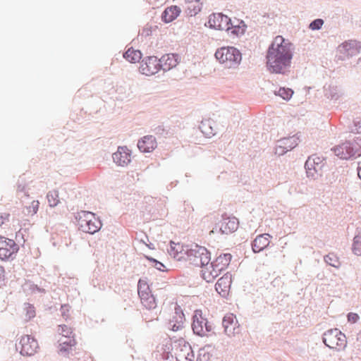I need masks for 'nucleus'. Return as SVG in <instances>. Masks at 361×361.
Here are the masks:
<instances>
[{"mask_svg":"<svg viewBox=\"0 0 361 361\" xmlns=\"http://www.w3.org/2000/svg\"><path fill=\"white\" fill-rule=\"evenodd\" d=\"M294 45L281 35H277L269 46L266 66L271 73L288 75L293 56Z\"/></svg>","mask_w":361,"mask_h":361,"instance_id":"obj_1","label":"nucleus"},{"mask_svg":"<svg viewBox=\"0 0 361 361\" xmlns=\"http://www.w3.org/2000/svg\"><path fill=\"white\" fill-rule=\"evenodd\" d=\"M341 159H355L361 156V137L346 141L332 149Z\"/></svg>","mask_w":361,"mask_h":361,"instance_id":"obj_2","label":"nucleus"},{"mask_svg":"<svg viewBox=\"0 0 361 361\" xmlns=\"http://www.w3.org/2000/svg\"><path fill=\"white\" fill-rule=\"evenodd\" d=\"M192 329L193 333L200 337L215 336L213 323L203 316L200 310H196L192 317Z\"/></svg>","mask_w":361,"mask_h":361,"instance_id":"obj_3","label":"nucleus"},{"mask_svg":"<svg viewBox=\"0 0 361 361\" xmlns=\"http://www.w3.org/2000/svg\"><path fill=\"white\" fill-rule=\"evenodd\" d=\"M216 59L226 68L237 67L242 60L240 51L233 47H223L215 52Z\"/></svg>","mask_w":361,"mask_h":361,"instance_id":"obj_4","label":"nucleus"},{"mask_svg":"<svg viewBox=\"0 0 361 361\" xmlns=\"http://www.w3.org/2000/svg\"><path fill=\"white\" fill-rule=\"evenodd\" d=\"M187 260L195 267L208 266L211 260V254L204 247L197 244L192 245L190 248L185 247Z\"/></svg>","mask_w":361,"mask_h":361,"instance_id":"obj_5","label":"nucleus"},{"mask_svg":"<svg viewBox=\"0 0 361 361\" xmlns=\"http://www.w3.org/2000/svg\"><path fill=\"white\" fill-rule=\"evenodd\" d=\"M324 166V159L322 157L312 154L305 161V169L307 176L313 180L317 179L322 175V169Z\"/></svg>","mask_w":361,"mask_h":361,"instance_id":"obj_6","label":"nucleus"},{"mask_svg":"<svg viewBox=\"0 0 361 361\" xmlns=\"http://www.w3.org/2000/svg\"><path fill=\"white\" fill-rule=\"evenodd\" d=\"M18 251V245L13 240L0 237V259H8L12 258Z\"/></svg>","mask_w":361,"mask_h":361,"instance_id":"obj_7","label":"nucleus"},{"mask_svg":"<svg viewBox=\"0 0 361 361\" xmlns=\"http://www.w3.org/2000/svg\"><path fill=\"white\" fill-rule=\"evenodd\" d=\"M161 68L159 59L157 56H147L143 59L139 68L140 72L145 75H152L157 73Z\"/></svg>","mask_w":361,"mask_h":361,"instance_id":"obj_8","label":"nucleus"},{"mask_svg":"<svg viewBox=\"0 0 361 361\" xmlns=\"http://www.w3.org/2000/svg\"><path fill=\"white\" fill-rule=\"evenodd\" d=\"M208 23L211 28L229 32L231 20L222 13H213L209 16Z\"/></svg>","mask_w":361,"mask_h":361,"instance_id":"obj_9","label":"nucleus"},{"mask_svg":"<svg viewBox=\"0 0 361 361\" xmlns=\"http://www.w3.org/2000/svg\"><path fill=\"white\" fill-rule=\"evenodd\" d=\"M20 353L23 355L31 356L37 353L38 343L34 337L25 335L22 336L20 343Z\"/></svg>","mask_w":361,"mask_h":361,"instance_id":"obj_10","label":"nucleus"},{"mask_svg":"<svg viewBox=\"0 0 361 361\" xmlns=\"http://www.w3.org/2000/svg\"><path fill=\"white\" fill-rule=\"evenodd\" d=\"M222 326L224 333L228 336H232L239 331V324L235 316L232 314H226L222 319Z\"/></svg>","mask_w":361,"mask_h":361,"instance_id":"obj_11","label":"nucleus"},{"mask_svg":"<svg viewBox=\"0 0 361 361\" xmlns=\"http://www.w3.org/2000/svg\"><path fill=\"white\" fill-rule=\"evenodd\" d=\"M114 162L120 166H126L131 161V151L126 146H120L112 154Z\"/></svg>","mask_w":361,"mask_h":361,"instance_id":"obj_12","label":"nucleus"},{"mask_svg":"<svg viewBox=\"0 0 361 361\" xmlns=\"http://www.w3.org/2000/svg\"><path fill=\"white\" fill-rule=\"evenodd\" d=\"M338 51L348 58L356 56L361 51V42L356 40L345 42L338 47Z\"/></svg>","mask_w":361,"mask_h":361,"instance_id":"obj_13","label":"nucleus"},{"mask_svg":"<svg viewBox=\"0 0 361 361\" xmlns=\"http://www.w3.org/2000/svg\"><path fill=\"white\" fill-rule=\"evenodd\" d=\"M231 283V274L227 272L219 279L215 284V289L221 296H225L228 293Z\"/></svg>","mask_w":361,"mask_h":361,"instance_id":"obj_14","label":"nucleus"},{"mask_svg":"<svg viewBox=\"0 0 361 361\" xmlns=\"http://www.w3.org/2000/svg\"><path fill=\"white\" fill-rule=\"evenodd\" d=\"M271 236L268 233L257 235L252 242V250L255 253H259L264 250L270 243L269 238Z\"/></svg>","mask_w":361,"mask_h":361,"instance_id":"obj_15","label":"nucleus"},{"mask_svg":"<svg viewBox=\"0 0 361 361\" xmlns=\"http://www.w3.org/2000/svg\"><path fill=\"white\" fill-rule=\"evenodd\" d=\"M338 334H340V330L338 329H331L325 331L322 336L323 343L331 349H337L338 341H336V337Z\"/></svg>","mask_w":361,"mask_h":361,"instance_id":"obj_16","label":"nucleus"},{"mask_svg":"<svg viewBox=\"0 0 361 361\" xmlns=\"http://www.w3.org/2000/svg\"><path fill=\"white\" fill-rule=\"evenodd\" d=\"M180 56L176 54H168L163 55L159 59L161 68L164 71H167L173 67H176L178 63Z\"/></svg>","mask_w":361,"mask_h":361,"instance_id":"obj_17","label":"nucleus"},{"mask_svg":"<svg viewBox=\"0 0 361 361\" xmlns=\"http://www.w3.org/2000/svg\"><path fill=\"white\" fill-rule=\"evenodd\" d=\"M238 227V221L235 217L223 218L221 221L220 233L230 234L237 230Z\"/></svg>","mask_w":361,"mask_h":361,"instance_id":"obj_18","label":"nucleus"},{"mask_svg":"<svg viewBox=\"0 0 361 361\" xmlns=\"http://www.w3.org/2000/svg\"><path fill=\"white\" fill-rule=\"evenodd\" d=\"M185 321V315L180 306L175 307V315L169 322V328L173 331H177L181 329L183 326Z\"/></svg>","mask_w":361,"mask_h":361,"instance_id":"obj_19","label":"nucleus"},{"mask_svg":"<svg viewBox=\"0 0 361 361\" xmlns=\"http://www.w3.org/2000/svg\"><path fill=\"white\" fill-rule=\"evenodd\" d=\"M137 147L142 152H150L157 147V141L153 135H146L137 142Z\"/></svg>","mask_w":361,"mask_h":361,"instance_id":"obj_20","label":"nucleus"},{"mask_svg":"<svg viewBox=\"0 0 361 361\" xmlns=\"http://www.w3.org/2000/svg\"><path fill=\"white\" fill-rule=\"evenodd\" d=\"M204 270H202V278L208 283L213 282V281L221 274L222 271H224L222 269H220V267L217 266L216 267L215 264H213L212 262L209 267L206 266Z\"/></svg>","mask_w":361,"mask_h":361,"instance_id":"obj_21","label":"nucleus"},{"mask_svg":"<svg viewBox=\"0 0 361 361\" xmlns=\"http://www.w3.org/2000/svg\"><path fill=\"white\" fill-rule=\"evenodd\" d=\"M181 10L178 6H171L165 8L161 14V20L165 23L173 21L180 13Z\"/></svg>","mask_w":361,"mask_h":361,"instance_id":"obj_22","label":"nucleus"},{"mask_svg":"<svg viewBox=\"0 0 361 361\" xmlns=\"http://www.w3.org/2000/svg\"><path fill=\"white\" fill-rule=\"evenodd\" d=\"M300 142L298 133L289 137H283L277 141L279 145H282L283 147L288 151L294 149Z\"/></svg>","mask_w":361,"mask_h":361,"instance_id":"obj_23","label":"nucleus"},{"mask_svg":"<svg viewBox=\"0 0 361 361\" xmlns=\"http://www.w3.org/2000/svg\"><path fill=\"white\" fill-rule=\"evenodd\" d=\"M183 353H176L174 360L171 361H192L195 357L194 352L190 345H184L183 348L180 349Z\"/></svg>","mask_w":361,"mask_h":361,"instance_id":"obj_24","label":"nucleus"},{"mask_svg":"<svg viewBox=\"0 0 361 361\" xmlns=\"http://www.w3.org/2000/svg\"><path fill=\"white\" fill-rule=\"evenodd\" d=\"M58 342L59 343V350L61 353L68 352L73 347L76 345V341L75 337L72 338H66V337H59L58 338Z\"/></svg>","mask_w":361,"mask_h":361,"instance_id":"obj_25","label":"nucleus"},{"mask_svg":"<svg viewBox=\"0 0 361 361\" xmlns=\"http://www.w3.org/2000/svg\"><path fill=\"white\" fill-rule=\"evenodd\" d=\"M324 95L331 100H338L342 95L340 88L336 85H329L324 86Z\"/></svg>","mask_w":361,"mask_h":361,"instance_id":"obj_26","label":"nucleus"},{"mask_svg":"<svg viewBox=\"0 0 361 361\" xmlns=\"http://www.w3.org/2000/svg\"><path fill=\"white\" fill-rule=\"evenodd\" d=\"M168 252L171 256H173L178 260H180L183 257V252L185 255V249L179 243L176 244L172 241L170 243V249L168 250Z\"/></svg>","mask_w":361,"mask_h":361,"instance_id":"obj_27","label":"nucleus"},{"mask_svg":"<svg viewBox=\"0 0 361 361\" xmlns=\"http://www.w3.org/2000/svg\"><path fill=\"white\" fill-rule=\"evenodd\" d=\"M232 259V255L230 253L221 254L219 257L213 261V264L217 267H220L223 270L226 269L229 265Z\"/></svg>","mask_w":361,"mask_h":361,"instance_id":"obj_28","label":"nucleus"},{"mask_svg":"<svg viewBox=\"0 0 361 361\" xmlns=\"http://www.w3.org/2000/svg\"><path fill=\"white\" fill-rule=\"evenodd\" d=\"M123 58L130 63H136L141 59L142 53L140 50L130 47L123 54Z\"/></svg>","mask_w":361,"mask_h":361,"instance_id":"obj_29","label":"nucleus"},{"mask_svg":"<svg viewBox=\"0 0 361 361\" xmlns=\"http://www.w3.org/2000/svg\"><path fill=\"white\" fill-rule=\"evenodd\" d=\"M140 301L142 305L147 310H153L157 307L156 299L152 293L140 298Z\"/></svg>","mask_w":361,"mask_h":361,"instance_id":"obj_30","label":"nucleus"},{"mask_svg":"<svg viewBox=\"0 0 361 361\" xmlns=\"http://www.w3.org/2000/svg\"><path fill=\"white\" fill-rule=\"evenodd\" d=\"M57 333L60 337H75L72 328L67 325H59L57 327Z\"/></svg>","mask_w":361,"mask_h":361,"instance_id":"obj_31","label":"nucleus"},{"mask_svg":"<svg viewBox=\"0 0 361 361\" xmlns=\"http://www.w3.org/2000/svg\"><path fill=\"white\" fill-rule=\"evenodd\" d=\"M47 199L50 207L57 206L60 202L59 192L57 190L49 191L47 195Z\"/></svg>","mask_w":361,"mask_h":361,"instance_id":"obj_32","label":"nucleus"},{"mask_svg":"<svg viewBox=\"0 0 361 361\" xmlns=\"http://www.w3.org/2000/svg\"><path fill=\"white\" fill-rule=\"evenodd\" d=\"M137 292L140 298L142 297L145 296V295H147V294L151 293V290L149 289V287L146 281L140 279L137 283Z\"/></svg>","mask_w":361,"mask_h":361,"instance_id":"obj_33","label":"nucleus"},{"mask_svg":"<svg viewBox=\"0 0 361 361\" xmlns=\"http://www.w3.org/2000/svg\"><path fill=\"white\" fill-rule=\"evenodd\" d=\"M200 129L207 137H211L214 135L215 133L210 126V121H202L200 126Z\"/></svg>","mask_w":361,"mask_h":361,"instance_id":"obj_34","label":"nucleus"},{"mask_svg":"<svg viewBox=\"0 0 361 361\" xmlns=\"http://www.w3.org/2000/svg\"><path fill=\"white\" fill-rule=\"evenodd\" d=\"M352 249L355 255L361 256V234H357L354 237Z\"/></svg>","mask_w":361,"mask_h":361,"instance_id":"obj_35","label":"nucleus"},{"mask_svg":"<svg viewBox=\"0 0 361 361\" xmlns=\"http://www.w3.org/2000/svg\"><path fill=\"white\" fill-rule=\"evenodd\" d=\"M102 223L100 218L97 216L96 214L92 212V227L94 228V230L92 231V235L99 231L102 228Z\"/></svg>","mask_w":361,"mask_h":361,"instance_id":"obj_36","label":"nucleus"},{"mask_svg":"<svg viewBox=\"0 0 361 361\" xmlns=\"http://www.w3.org/2000/svg\"><path fill=\"white\" fill-rule=\"evenodd\" d=\"M324 259L327 264L331 267L337 268L340 265L338 257L333 253H329V255L324 256Z\"/></svg>","mask_w":361,"mask_h":361,"instance_id":"obj_37","label":"nucleus"},{"mask_svg":"<svg viewBox=\"0 0 361 361\" xmlns=\"http://www.w3.org/2000/svg\"><path fill=\"white\" fill-rule=\"evenodd\" d=\"M25 319L28 321L35 317V308L33 305L27 304L24 307Z\"/></svg>","mask_w":361,"mask_h":361,"instance_id":"obj_38","label":"nucleus"},{"mask_svg":"<svg viewBox=\"0 0 361 361\" xmlns=\"http://www.w3.org/2000/svg\"><path fill=\"white\" fill-rule=\"evenodd\" d=\"M245 25H243V27L240 26L239 25H234L232 23H231V25H230V27H229V32L231 34L233 35H236V36H238V35H242L245 33Z\"/></svg>","mask_w":361,"mask_h":361,"instance_id":"obj_39","label":"nucleus"},{"mask_svg":"<svg viewBox=\"0 0 361 361\" xmlns=\"http://www.w3.org/2000/svg\"><path fill=\"white\" fill-rule=\"evenodd\" d=\"M61 317L67 321L71 318V307L68 304L62 305L60 309Z\"/></svg>","mask_w":361,"mask_h":361,"instance_id":"obj_40","label":"nucleus"},{"mask_svg":"<svg viewBox=\"0 0 361 361\" xmlns=\"http://www.w3.org/2000/svg\"><path fill=\"white\" fill-rule=\"evenodd\" d=\"M293 94V91L290 88L280 87L278 91V95L285 100H289Z\"/></svg>","mask_w":361,"mask_h":361,"instance_id":"obj_41","label":"nucleus"},{"mask_svg":"<svg viewBox=\"0 0 361 361\" xmlns=\"http://www.w3.org/2000/svg\"><path fill=\"white\" fill-rule=\"evenodd\" d=\"M324 20L322 19L317 18L310 23L309 28L312 30H319L322 28Z\"/></svg>","mask_w":361,"mask_h":361,"instance_id":"obj_42","label":"nucleus"},{"mask_svg":"<svg viewBox=\"0 0 361 361\" xmlns=\"http://www.w3.org/2000/svg\"><path fill=\"white\" fill-rule=\"evenodd\" d=\"M39 202L38 200H33L30 205L27 207V214L30 215L35 214L39 209Z\"/></svg>","mask_w":361,"mask_h":361,"instance_id":"obj_43","label":"nucleus"},{"mask_svg":"<svg viewBox=\"0 0 361 361\" xmlns=\"http://www.w3.org/2000/svg\"><path fill=\"white\" fill-rule=\"evenodd\" d=\"M338 341V349L344 348L346 345V337L344 334L340 331V334L336 337Z\"/></svg>","mask_w":361,"mask_h":361,"instance_id":"obj_44","label":"nucleus"},{"mask_svg":"<svg viewBox=\"0 0 361 361\" xmlns=\"http://www.w3.org/2000/svg\"><path fill=\"white\" fill-rule=\"evenodd\" d=\"M349 128L351 133H361V121H354L353 124Z\"/></svg>","mask_w":361,"mask_h":361,"instance_id":"obj_45","label":"nucleus"},{"mask_svg":"<svg viewBox=\"0 0 361 361\" xmlns=\"http://www.w3.org/2000/svg\"><path fill=\"white\" fill-rule=\"evenodd\" d=\"M288 151L286 150V149L283 148L282 145H279V143L277 142V145L275 149L276 154H278L279 156H282L285 154Z\"/></svg>","mask_w":361,"mask_h":361,"instance_id":"obj_46","label":"nucleus"},{"mask_svg":"<svg viewBox=\"0 0 361 361\" xmlns=\"http://www.w3.org/2000/svg\"><path fill=\"white\" fill-rule=\"evenodd\" d=\"M188 14L191 16H195L196 14H197L201 8L199 6H192H192H189L188 8Z\"/></svg>","mask_w":361,"mask_h":361,"instance_id":"obj_47","label":"nucleus"},{"mask_svg":"<svg viewBox=\"0 0 361 361\" xmlns=\"http://www.w3.org/2000/svg\"><path fill=\"white\" fill-rule=\"evenodd\" d=\"M348 320L349 322H352L353 323H355L358 321L359 319V315L356 313H353V312H350L348 314Z\"/></svg>","mask_w":361,"mask_h":361,"instance_id":"obj_48","label":"nucleus"},{"mask_svg":"<svg viewBox=\"0 0 361 361\" xmlns=\"http://www.w3.org/2000/svg\"><path fill=\"white\" fill-rule=\"evenodd\" d=\"M152 266L159 271H164L163 269L165 267L164 264L158 260Z\"/></svg>","mask_w":361,"mask_h":361,"instance_id":"obj_49","label":"nucleus"},{"mask_svg":"<svg viewBox=\"0 0 361 361\" xmlns=\"http://www.w3.org/2000/svg\"><path fill=\"white\" fill-rule=\"evenodd\" d=\"M8 214H1L0 213V226L4 224L6 221L8 220Z\"/></svg>","mask_w":361,"mask_h":361,"instance_id":"obj_50","label":"nucleus"},{"mask_svg":"<svg viewBox=\"0 0 361 361\" xmlns=\"http://www.w3.org/2000/svg\"><path fill=\"white\" fill-rule=\"evenodd\" d=\"M212 348L211 345H206L203 348H200L199 350V355L200 356L203 355L204 357L205 354H206V350L208 348Z\"/></svg>","mask_w":361,"mask_h":361,"instance_id":"obj_51","label":"nucleus"},{"mask_svg":"<svg viewBox=\"0 0 361 361\" xmlns=\"http://www.w3.org/2000/svg\"><path fill=\"white\" fill-rule=\"evenodd\" d=\"M221 228V221H219L218 224L215 225V226L213 228V229L211 231V233H220L219 228Z\"/></svg>","mask_w":361,"mask_h":361,"instance_id":"obj_52","label":"nucleus"},{"mask_svg":"<svg viewBox=\"0 0 361 361\" xmlns=\"http://www.w3.org/2000/svg\"><path fill=\"white\" fill-rule=\"evenodd\" d=\"M142 35H145L146 36H149L151 35V30L148 28H144L142 30Z\"/></svg>","mask_w":361,"mask_h":361,"instance_id":"obj_53","label":"nucleus"},{"mask_svg":"<svg viewBox=\"0 0 361 361\" xmlns=\"http://www.w3.org/2000/svg\"><path fill=\"white\" fill-rule=\"evenodd\" d=\"M146 259L149 261L150 262H152V265L154 264L155 263V262H157V260L152 257H149V256H145Z\"/></svg>","mask_w":361,"mask_h":361,"instance_id":"obj_54","label":"nucleus"},{"mask_svg":"<svg viewBox=\"0 0 361 361\" xmlns=\"http://www.w3.org/2000/svg\"><path fill=\"white\" fill-rule=\"evenodd\" d=\"M78 224H79V226H80V228H81L83 231L89 232V231H88V230H86V229L84 228V225H83V224H82V221L79 220Z\"/></svg>","mask_w":361,"mask_h":361,"instance_id":"obj_55","label":"nucleus"},{"mask_svg":"<svg viewBox=\"0 0 361 361\" xmlns=\"http://www.w3.org/2000/svg\"><path fill=\"white\" fill-rule=\"evenodd\" d=\"M145 245L147 246L151 250L155 249L154 245L153 243H151L149 244L146 243Z\"/></svg>","mask_w":361,"mask_h":361,"instance_id":"obj_56","label":"nucleus"},{"mask_svg":"<svg viewBox=\"0 0 361 361\" xmlns=\"http://www.w3.org/2000/svg\"><path fill=\"white\" fill-rule=\"evenodd\" d=\"M357 176L361 179V165L357 167Z\"/></svg>","mask_w":361,"mask_h":361,"instance_id":"obj_57","label":"nucleus"},{"mask_svg":"<svg viewBox=\"0 0 361 361\" xmlns=\"http://www.w3.org/2000/svg\"><path fill=\"white\" fill-rule=\"evenodd\" d=\"M200 0H188L190 2L195 1L196 3L199 2Z\"/></svg>","mask_w":361,"mask_h":361,"instance_id":"obj_58","label":"nucleus"},{"mask_svg":"<svg viewBox=\"0 0 361 361\" xmlns=\"http://www.w3.org/2000/svg\"><path fill=\"white\" fill-rule=\"evenodd\" d=\"M140 242L142 243L145 245H146V243H147L146 241L144 239H141Z\"/></svg>","mask_w":361,"mask_h":361,"instance_id":"obj_59","label":"nucleus"},{"mask_svg":"<svg viewBox=\"0 0 361 361\" xmlns=\"http://www.w3.org/2000/svg\"><path fill=\"white\" fill-rule=\"evenodd\" d=\"M357 63L361 64V57L358 59Z\"/></svg>","mask_w":361,"mask_h":361,"instance_id":"obj_60","label":"nucleus"},{"mask_svg":"<svg viewBox=\"0 0 361 361\" xmlns=\"http://www.w3.org/2000/svg\"><path fill=\"white\" fill-rule=\"evenodd\" d=\"M89 224H90V221H87V227H89ZM89 228H88V229H89Z\"/></svg>","mask_w":361,"mask_h":361,"instance_id":"obj_61","label":"nucleus"},{"mask_svg":"<svg viewBox=\"0 0 361 361\" xmlns=\"http://www.w3.org/2000/svg\"><path fill=\"white\" fill-rule=\"evenodd\" d=\"M145 239H146L147 240H149V239H148V237H147V235H145Z\"/></svg>","mask_w":361,"mask_h":361,"instance_id":"obj_62","label":"nucleus"}]
</instances>
